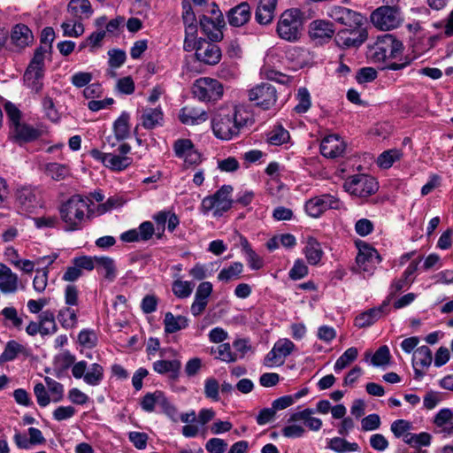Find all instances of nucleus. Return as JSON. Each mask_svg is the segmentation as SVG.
<instances>
[{
    "instance_id": "f257e3e1",
    "label": "nucleus",
    "mask_w": 453,
    "mask_h": 453,
    "mask_svg": "<svg viewBox=\"0 0 453 453\" xmlns=\"http://www.w3.org/2000/svg\"><path fill=\"white\" fill-rule=\"evenodd\" d=\"M253 122L252 114L245 106L235 105L232 108L219 109L211 119V128L218 139L228 141Z\"/></svg>"
},
{
    "instance_id": "f03ea898",
    "label": "nucleus",
    "mask_w": 453,
    "mask_h": 453,
    "mask_svg": "<svg viewBox=\"0 0 453 453\" xmlns=\"http://www.w3.org/2000/svg\"><path fill=\"white\" fill-rule=\"evenodd\" d=\"M89 209V200L80 195L72 196L58 208L59 216L66 232L78 231L83 228Z\"/></svg>"
},
{
    "instance_id": "7ed1b4c3",
    "label": "nucleus",
    "mask_w": 453,
    "mask_h": 453,
    "mask_svg": "<svg viewBox=\"0 0 453 453\" xmlns=\"http://www.w3.org/2000/svg\"><path fill=\"white\" fill-rule=\"evenodd\" d=\"M403 45L393 35L385 34L378 36L376 41L368 46L367 57L373 63H383L388 58H396L403 51Z\"/></svg>"
},
{
    "instance_id": "20e7f679",
    "label": "nucleus",
    "mask_w": 453,
    "mask_h": 453,
    "mask_svg": "<svg viewBox=\"0 0 453 453\" xmlns=\"http://www.w3.org/2000/svg\"><path fill=\"white\" fill-rule=\"evenodd\" d=\"M233 188L230 185H223L212 196H205L201 203V211L208 214L213 211V216L220 217L231 209L234 201L231 199Z\"/></svg>"
},
{
    "instance_id": "39448f33",
    "label": "nucleus",
    "mask_w": 453,
    "mask_h": 453,
    "mask_svg": "<svg viewBox=\"0 0 453 453\" xmlns=\"http://www.w3.org/2000/svg\"><path fill=\"white\" fill-rule=\"evenodd\" d=\"M15 201L21 213H34L44 206L42 192L33 186L18 188L15 192Z\"/></svg>"
},
{
    "instance_id": "423d86ee",
    "label": "nucleus",
    "mask_w": 453,
    "mask_h": 453,
    "mask_svg": "<svg viewBox=\"0 0 453 453\" xmlns=\"http://www.w3.org/2000/svg\"><path fill=\"white\" fill-rule=\"evenodd\" d=\"M303 22L298 9L286 10L280 17L277 32L281 39L296 41L299 38Z\"/></svg>"
},
{
    "instance_id": "0eeeda50",
    "label": "nucleus",
    "mask_w": 453,
    "mask_h": 453,
    "mask_svg": "<svg viewBox=\"0 0 453 453\" xmlns=\"http://www.w3.org/2000/svg\"><path fill=\"white\" fill-rule=\"evenodd\" d=\"M370 19L376 28L382 31L397 28L403 20L400 9L390 5L376 8L371 13Z\"/></svg>"
},
{
    "instance_id": "6e6552de",
    "label": "nucleus",
    "mask_w": 453,
    "mask_h": 453,
    "mask_svg": "<svg viewBox=\"0 0 453 453\" xmlns=\"http://www.w3.org/2000/svg\"><path fill=\"white\" fill-rule=\"evenodd\" d=\"M192 93L195 97L202 102L218 101L222 97L224 88L219 81L203 77L194 82Z\"/></svg>"
},
{
    "instance_id": "1a4fd4ad",
    "label": "nucleus",
    "mask_w": 453,
    "mask_h": 453,
    "mask_svg": "<svg viewBox=\"0 0 453 453\" xmlns=\"http://www.w3.org/2000/svg\"><path fill=\"white\" fill-rule=\"evenodd\" d=\"M345 190L350 195L365 198L378 190V182L369 175L357 174L349 177L343 185Z\"/></svg>"
},
{
    "instance_id": "9d476101",
    "label": "nucleus",
    "mask_w": 453,
    "mask_h": 453,
    "mask_svg": "<svg viewBox=\"0 0 453 453\" xmlns=\"http://www.w3.org/2000/svg\"><path fill=\"white\" fill-rule=\"evenodd\" d=\"M342 207L340 199L330 194L311 197L304 204L306 213L311 218H319L327 210H341Z\"/></svg>"
},
{
    "instance_id": "9b49d317",
    "label": "nucleus",
    "mask_w": 453,
    "mask_h": 453,
    "mask_svg": "<svg viewBox=\"0 0 453 453\" xmlns=\"http://www.w3.org/2000/svg\"><path fill=\"white\" fill-rule=\"evenodd\" d=\"M72 374L75 379H83L86 384L96 387L103 381L104 370L97 363H93L88 366V363L81 360L74 364L72 368Z\"/></svg>"
},
{
    "instance_id": "f8f14e48",
    "label": "nucleus",
    "mask_w": 453,
    "mask_h": 453,
    "mask_svg": "<svg viewBox=\"0 0 453 453\" xmlns=\"http://www.w3.org/2000/svg\"><path fill=\"white\" fill-rule=\"evenodd\" d=\"M277 90L270 83H261L249 90V99L255 105L266 111L275 106L277 102Z\"/></svg>"
},
{
    "instance_id": "ddd939ff",
    "label": "nucleus",
    "mask_w": 453,
    "mask_h": 453,
    "mask_svg": "<svg viewBox=\"0 0 453 453\" xmlns=\"http://www.w3.org/2000/svg\"><path fill=\"white\" fill-rule=\"evenodd\" d=\"M295 349V344L289 339H279L265 357L264 365L270 368L282 365Z\"/></svg>"
},
{
    "instance_id": "4468645a",
    "label": "nucleus",
    "mask_w": 453,
    "mask_h": 453,
    "mask_svg": "<svg viewBox=\"0 0 453 453\" xmlns=\"http://www.w3.org/2000/svg\"><path fill=\"white\" fill-rule=\"evenodd\" d=\"M327 14L335 22L349 28H360L365 21L361 13L343 6H333Z\"/></svg>"
},
{
    "instance_id": "2eb2a0df",
    "label": "nucleus",
    "mask_w": 453,
    "mask_h": 453,
    "mask_svg": "<svg viewBox=\"0 0 453 453\" xmlns=\"http://www.w3.org/2000/svg\"><path fill=\"white\" fill-rule=\"evenodd\" d=\"M358 253L356 257L358 270L365 273H372L375 264L380 261L377 250L363 241L357 242Z\"/></svg>"
},
{
    "instance_id": "dca6fc26",
    "label": "nucleus",
    "mask_w": 453,
    "mask_h": 453,
    "mask_svg": "<svg viewBox=\"0 0 453 453\" xmlns=\"http://www.w3.org/2000/svg\"><path fill=\"white\" fill-rule=\"evenodd\" d=\"M177 157L184 160L186 165H196L201 162V154L189 139H178L173 145Z\"/></svg>"
},
{
    "instance_id": "f3484780",
    "label": "nucleus",
    "mask_w": 453,
    "mask_h": 453,
    "mask_svg": "<svg viewBox=\"0 0 453 453\" xmlns=\"http://www.w3.org/2000/svg\"><path fill=\"white\" fill-rule=\"evenodd\" d=\"M367 39V32L360 28H349L339 31L335 42L341 48H357Z\"/></svg>"
},
{
    "instance_id": "a211bd4d",
    "label": "nucleus",
    "mask_w": 453,
    "mask_h": 453,
    "mask_svg": "<svg viewBox=\"0 0 453 453\" xmlns=\"http://www.w3.org/2000/svg\"><path fill=\"white\" fill-rule=\"evenodd\" d=\"M196 58L200 62L214 65L221 59V50L218 45L200 39L197 41V46L196 48Z\"/></svg>"
},
{
    "instance_id": "6ab92c4d",
    "label": "nucleus",
    "mask_w": 453,
    "mask_h": 453,
    "mask_svg": "<svg viewBox=\"0 0 453 453\" xmlns=\"http://www.w3.org/2000/svg\"><path fill=\"white\" fill-rule=\"evenodd\" d=\"M139 124L148 130H152L164 125V111L161 106L155 108L145 106L140 110Z\"/></svg>"
},
{
    "instance_id": "aec40b11",
    "label": "nucleus",
    "mask_w": 453,
    "mask_h": 453,
    "mask_svg": "<svg viewBox=\"0 0 453 453\" xmlns=\"http://www.w3.org/2000/svg\"><path fill=\"white\" fill-rule=\"evenodd\" d=\"M389 312V300H385L380 306L362 312L355 319V326L364 328L373 325Z\"/></svg>"
},
{
    "instance_id": "412c9836",
    "label": "nucleus",
    "mask_w": 453,
    "mask_h": 453,
    "mask_svg": "<svg viewBox=\"0 0 453 453\" xmlns=\"http://www.w3.org/2000/svg\"><path fill=\"white\" fill-rule=\"evenodd\" d=\"M432 360V351L427 346L423 345L414 351L412 366L416 380H420L424 376V370L431 365Z\"/></svg>"
},
{
    "instance_id": "4be33fe9",
    "label": "nucleus",
    "mask_w": 453,
    "mask_h": 453,
    "mask_svg": "<svg viewBox=\"0 0 453 453\" xmlns=\"http://www.w3.org/2000/svg\"><path fill=\"white\" fill-rule=\"evenodd\" d=\"M345 143L337 134H330L323 138L320 143V152L327 158H335L342 155Z\"/></svg>"
},
{
    "instance_id": "5701e85b",
    "label": "nucleus",
    "mask_w": 453,
    "mask_h": 453,
    "mask_svg": "<svg viewBox=\"0 0 453 453\" xmlns=\"http://www.w3.org/2000/svg\"><path fill=\"white\" fill-rule=\"evenodd\" d=\"M200 28L211 42H219L223 38L222 27L225 26L224 19L214 20L203 15L200 18Z\"/></svg>"
},
{
    "instance_id": "b1692460",
    "label": "nucleus",
    "mask_w": 453,
    "mask_h": 453,
    "mask_svg": "<svg viewBox=\"0 0 453 453\" xmlns=\"http://www.w3.org/2000/svg\"><path fill=\"white\" fill-rule=\"evenodd\" d=\"M251 17L250 6L247 2L231 8L227 12L228 23L232 27H242L245 25Z\"/></svg>"
},
{
    "instance_id": "393cba45",
    "label": "nucleus",
    "mask_w": 453,
    "mask_h": 453,
    "mask_svg": "<svg viewBox=\"0 0 453 453\" xmlns=\"http://www.w3.org/2000/svg\"><path fill=\"white\" fill-rule=\"evenodd\" d=\"M277 5V0H259L256 12L255 19L260 25H268L273 19Z\"/></svg>"
},
{
    "instance_id": "a878e982",
    "label": "nucleus",
    "mask_w": 453,
    "mask_h": 453,
    "mask_svg": "<svg viewBox=\"0 0 453 453\" xmlns=\"http://www.w3.org/2000/svg\"><path fill=\"white\" fill-rule=\"evenodd\" d=\"M152 219L157 223V228L160 231L158 237L165 230V224H167L166 228L169 232H173L180 224V219L178 216L170 211H160L157 213L154 214Z\"/></svg>"
},
{
    "instance_id": "bb28decb",
    "label": "nucleus",
    "mask_w": 453,
    "mask_h": 453,
    "mask_svg": "<svg viewBox=\"0 0 453 453\" xmlns=\"http://www.w3.org/2000/svg\"><path fill=\"white\" fill-rule=\"evenodd\" d=\"M18 275L4 264L0 263V291L4 294L15 293L18 289Z\"/></svg>"
},
{
    "instance_id": "cd10ccee",
    "label": "nucleus",
    "mask_w": 453,
    "mask_h": 453,
    "mask_svg": "<svg viewBox=\"0 0 453 453\" xmlns=\"http://www.w3.org/2000/svg\"><path fill=\"white\" fill-rule=\"evenodd\" d=\"M180 120L185 125H198L205 122L208 119V113L206 111L185 106L180 111Z\"/></svg>"
},
{
    "instance_id": "c85d7f7f",
    "label": "nucleus",
    "mask_w": 453,
    "mask_h": 453,
    "mask_svg": "<svg viewBox=\"0 0 453 453\" xmlns=\"http://www.w3.org/2000/svg\"><path fill=\"white\" fill-rule=\"evenodd\" d=\"M309 33L313 39L326 40L333 37L334 28L330 21L316 19L310 24Z\"/></svg>"
},
{
    "instance_id": "c756f323",
    "label": "nucleus",
    "mask_w": 453,
    "mask_h": 453,
    "mask_svg": "<svg viewBox=\"0 0 453 453\" xmlns=\"http://www.w3.org/2000/svg\"><path fill=\"white\" fill-rule=\"evenodd\" d=\"M181 363L178 359L157 360L153 363V370L158 374L168 373L170 378L176 380L180 376Z\"/></svg>"
},
{
    "instance_id": "7c9ffc66",
    "label": "nucleus",
    "mask_w": 453,
    "mask_h": 453,
    "mask_svg": "<svg viewBox=\"0 0 453 453\" xmlns=\"http://www.w3.org/2000/svg\"><path fill=\"white\" fill-rule=\"evenodd\" d=\"M67 11L78 19H88L93 14V8L88 0H71L67 5Z\"/></svg>"
},
{
    "instance_id": "2f4dec72",
    "label": "nucleus",
    "mask_w": 453,
    "mask_h": 453,
    "mask_svg": "<svg viewBox=\"0 0 453 453\" xmlns=\"http://www.w3.org/2000/svg\"><path fill=\"white\" fill-rule=\"evenodd\" d=\"M188 326V319L185 316H174L172 312L165 313L164 329L166 334H174Z\"/></svg>"
},
{
    "instance_id": "473e14b6",
    "label": "nucleus",
    "mask_w": 453,
    "mask_h": 453,
    "mask_svg": "<svg viewBox=\"0 0 453 453\" xmlns=\"http://www.w3.org/2000/svg\"><path fill=\"white\" fill-rule=\"evenodd\" d=\"M43 170L48 177L56 181L64 180L71 175V169L68 165L57 162L47 163Z\"/></svg>"
},
{
    "instance_id": "72a5a7b5",
    "label": "nucleus",
    "mask_w": 453,
    "mask_h": 453,
    "mask_svg": "<svg viewBox=\"0 0 453 453\" xmlns=\"http://www.w3.org/2000/svg\"><path fill=\"white\" fill-rule=\"evenodd\" d=\"M98 273L109 280L113 281L116 278V266L114 260L109 257H97L96 256V266Z\"/></svg>"
},
{
    "instance_id": "f704fd0d",
    "label": "nucleus",
    "mask_w": 453,
    "mask_h": 453,
    "mask_svg": "<svg viewBox=\"0 0 453 453\" xmlns=\"http://www.w3.org/2000/svg\"><path fill=\"white\" fill-rule=\"evenodd\" d=\"M303 253L310 265H318L323 256V250L319 242L313 237H308Z\"/></svg>"
},
{
    "instance_id": "c9c22d12",
    "label": "nucleus",
    "mask_w": 453,
    "mask_h": 453,
    "mask_svg": "<svg viewBox=\"0 0 453 453\" xmlns=\"http://www.w3.org/2000/svg\"><path fill=\"white\" fill-rule=\"evenodd\" d=\"M165 395L164 392L160 390L145 394L140 401L142 410L148 413L156 411V407H160Z\"/></svg>"
},
{
    "instance_id": "e433bc0d",
    "label": "nucleus",
    "mask_w": 453,
    "mask_h": 453,
    "mask_svg": "<svg viewBox=\"0 0 453 453\" xmlns=\"http://www.w3.org/2000/svg\"><path fill=\"white\" fill-rule=\"evenodd\" d=\"M16 140L20 142H32L40 137L42 132L34 127L20 123L12 129Z\"/></svg>"
},
{
    "instance_id": "4c0bfd02",
    "label": "nucleus",
    "mask_w": 453,
    "mask_h": 453,
    "mask_svg": "<svg viewBox=\"0 0 453 453\" xmlns=\"http://www.w3.org/2000/svg\"><path fill=\"white\" fill-rule=\"evenodd\" d=\"M43 75L44 70L27 66L24 74V81L29 88L39 92L42 88Z\"/></svg>"
},
{
    "instance_id": "58836bf2",
    "label": "nucleus",
    "mask_w": 453,
    "mask_h": 453,
    "mask_svg": "<svg viewBox=\"0 0 453 453\" xmlns=\"http://www.w3.org/2000/svg\"><path fill=\"white\" fill-rule=\"evenodd\" d=\"M33 40V35L27 26L23 24L16 25L12 33V41L17 46L23 48L27 46Z\"/></svg>"
},
{
    "instance_id": "ea45409f",
    "label": "nucleus",
    "mask_w": 453,
    "mask_h": 453,
    "mask_svg": "<svg viewBox=\"0 0 453 453\" xmlns=\"http://www.w3.org/2000/svg\"><path fill=\"white\" fill-rule=\"evenodd\" d=\"M243 264L241 262H233L229 265L222 268L218 273V280L222 282H229L238 280L243 272Z\"/></svg>"
},
{
    "instance_id": "a19ab883",
    "label": "nucleus",
    "mask_w": 453,
    "mask_h": 453,
    "mask_svg": "<svg viewBox=\"0 0 453 453\" xmlns=\"http://www.w3.org/2000/svg\"><path fill=\"white\" fill-rule=\"evenodd\" d=\"M130 114L123 111L113 123V131L117 140H125L130 134Z\"/></svg>"
},
{
    "instance_id": "79ce46f5",
    "label": "nucleus",
    "mask_w": 453,
    "mask_h": 453,
    "mask_svg": "<svg viewBox=\"0 0 453 453\" xmlns=\"http://www.w3.org/2000/svg\"><path fill=\"white\" fill-rule=\"evenodd\" d=\"M105 167L114 172H121L127 169L133 163V158L128 156H119L109 153Z\"/></svg>"
},
{
    "instance_id": "37998d69",
    "label": "nucleus",
    "mask_w": 453,
    "mask_h": 453,
    "mask_svg": "<svg viewBox=\"0 0 453 453\" xmlns=\"http://www.w3.org/2000/svg\"><path fill=\"white\" fill-rule=\"evenodd\" d=\"M328 448L337 453L355 452L359 450V446L357 442H349L341 437L330 439Z\"/></svg>"
},
{
    "instance_id": "c03bdc74",
    "label": "nucleus",
    "mask_w": 453,
    "mask_h": 453,
    "mask_svg": "<svg viewBox=\"0 0 453 453\" xmlns=\"http://www.w3.org/2000/svg\"><path fill=\"white\" fill-rule=\"evenodd\" d=\"M211 353L215 355V357L226 362L232 363L238 359V355L231 350L229 343H221L216 347H211Z\"/></svg>"
},
{
    "instance_id": "a18cd8bd",
    "label": "nucleus",
    "mask_w": 453,
    "mask_h": 453,
    "mask_svg": "<svg viewBox=\"0 0 453 453\" xmlns=\"http://www.w3.org/2000/svg\"><path fill=\"white\" fill-rule=\"evenodd\" d=\"M290 135L288 130L281 126L275 127L267 133L266 141L269 144L280 146L288 142Z\"/></svg>"
},
{
    "instance_id": "49530a36",
    "label": "nucleus",
    "mask_w": 453,
    "mask_h": 453,
    "mask_svg": "<svg viewBox=\"0 0 453 453\" xmlns=\"http://www.w3.org/2000/svg\"><path fill=\"white\" fill-rule=\"evenodd\" d=\"M401 150L393 149L382 152L377 158V165L383 169L390 168L393 164L402 157Z\"/></svg>"
},
{
    "instance_id": "de8ad7c7",
    "label": "nucleus",
    "mask_w": 453,
    "mask_h": 453,
    "mask_svg": "<svg viewBox=\"0 0 453 453\" xmlns=\"http://www.w3.org/2000/svg\"><path fill=\"white\" fill-rule=\"evenodd\" d=\"M39 323L42 327L43 333L46 334H53L57 332L58 326L55 321V314L50 310H46L40 313Z\"/></svg>"
},
{
    "instance_id": "09e8293b",
    "label": "nucleus",
    "mask_w": 453,
    "mask_h": 453,
    "mask_svg": "<svg viewBox=\"0 0 453 453\" xmlns=\"http://www.w3.org/2000/svg\"><path fill=\"white\" fill-rule=\"evenodd\" d=\"M358 351L355 347L347 349L342 356L336 360L334 370L335 372H340L342 370L346 368L350 363L355 361L357 357Z\"/></svg>"
},
{
    "instance_id": "8fccbe9b",
    "label": "nucleus",
    "mask_w": 453,
    "mask_h": 453,
    "mask_svg": "<svg viewBox=\"0 0 453 453\" xmlns=\"http://www.w3.org/2000/svg\"><path fill=\"white\" fill-rule=\"evenodd\" d=\"M182 19L186 25V34L194 35L196 32V26L195 25L196 16L192 11V7L188 1L182 2Z\"/></svg>"
},
{
    "instance_id": "3c124183",
    "label": "nucleus",
    "mask_w": 453,
    "mask_h": 453,
    "mask_svg": "<svg viewBox=\"0 0 453 453\" xmlns=\"http://www.w3.org/2000/svg\"><path fill=\"white\" fill-rule=\"evenodd\" d=\"M194 288V284L191 281L175 280L172 285V291L173 295L178 298L188 297Z\"/></svg>"
},
{
    "instance_id": "603ef678",
    "label": "nucleus",
    "mask_w": 453,
    "mask_h": 453,
    "mask_svg": "<svg viewBox=\"0 0 453 453\" xmlns=\"http://www.w3.org/2000/svg\"><path fill=\"white\" fill-rule=\"evenodd\" d=\"M296 99L298 103L295 106V111L297 113L306 112L311 105V96L308 89L305 88H300L296 95Z\"/></svg>"
},
{
    "instance_id": "864d4df0",
    "label": "nucleus",
    "mask_w": 453,
    "mask_h": 453,
    "mask_svg": "<svg viewBox=\"0 0 453 453\" xmlns=\"http://www.w3.org/2000/svg\"><path fill=\"white\" fill-rule=\"evenodd\" d=\"M391 355L388 346H380L372 356L371 363L373 366H382L389 363Z\"/></svg>"
},
{
    "instance_id": "5fc2aeb1",
    "label": "nucleus",
    "mask_w": 453,
    "mask_h": 453,
    "mask_svg": "<svg viewBox=\"0 0 453 453\" xmlns=\"http://www.w3.org/2000/svg\"><path fill=\"white\" fill-rule=\"evenodd\" d=\"M78 342L81 346L92 349L97 343V335L92 329H82L78 334Z\"/></svg>"
},
{
    "instance_id": "6e6d98bb",
    "label": "nucleus",
    "mask_w": 453,
    "mask_h": 453,
    "mask_svg": "<svg viewBox=\"0 0 453 453\" xmlns=\"http://www.w3.org/2000/svg\"><path fill=\"white\" fill-rule=\"evenodd\" d=\"M65 36L79 37L84 33V27L81 21H65L61 25Z\"/></svg>"
},
{
    "instance_id": "4d7b16f0",
    "label": "nucleus",
    "mask_w": 453,
    "mask_h": 453,
    "mask_svg": "<svg viewBox=\"0 0 453 453\" xmlns=\"http://www.w3.org/2000/svg\"><path fill=\"white\" fill-rule=\"evenodd\" d=\"M219 384L214 378H208L204 381V395L207 398L218 402L219 400Z\"/></svg>"
},
{
    "instance_id": "13d9d810",
    "label": "nucleus",
    "mask_w": 453,
    "mask_h": 453,
    "mask_svg": "<svg viewBox=\"0 0 453 453\" xmlns=\"http://www.w3.org/2000/svg\"><path fill=\"white\" fill-rule=\"evenodd\" d=\"M48 269H37L33 280V288L37 293H42L48 285Z\"/></svg>"
},
{
    "instance_id": "bf43d9fd",
    "label": "nucleus",
    "mask_w": 453,
    "mask_h": 453,
    "mask_svg": "<svg viewBox=\"0 0 453 453\" xmlns=\"http://www.w3.org/2000/svg\"><path fill=\"white\" fill-rule=\"evenodd\" d=\"M20 349L21 345L19 343L15 341H10L7 342L0 357L3 362L12 361L16 358L17 355L20 351Z\"/></svg>"
},
{
    "instance_id": "052dcab7",
    "label": "nucleus",
    "mask_w": 453,
    "mask_h": 453,
    "mask_svg": "<svg viewBox=\"0 0 453 453\" xmlns=\"http://www.w3.org/2000/svg\"><path fill=\"white\" fill-rule=\"evenodd\" d=\"M308 274V267L302 259H296L293 267L290 269L289 278L297 280L304 278Z\"/></svg>"
},
{
    "instance_id": "680f3d73",
    "label": "nucleus",
    "mask_w": 453,
    "mask_h": 453,
    "mask_svg": "<svg viewBox=\"0 0 453 453\" xmlns=\"http://www.w3.org/2000/svg\"><path fill=\"white\" fill-rule=\"evenodd\" d=\"M109 55V65L112 68L120 67L126 61L127 56L126 52L121 50H110L108 51Z\"/></svg>"
},
{
    "instance_id": "e2e57ef3",
    "label": "nucleus",
    "mask_w": 453,
    "mask_h": 453,
    "mask_svg": "<svg viewBox=\"0 0 453 453\" xmlns=\"http://www.w3.org/2000/svg\"><path fill=\"white\" fill-rule=\"evenodd\" d=\"M5 111L10 121L12 130L20 124V111L12 103L5 104Z\"/></svg>"
},
{
    "instance_id": "0e129e2a",
    "label": "nucleus",
    "mask_w": 453,
    "mask_h": 453,
    "mask_svg": "<svg viewBox=\"0 0 453 453\" xmlns=\"http://www.w3.org/2000/svg\"><path fill=\"white\" fill-rule=\"evenodd\" d=\"M49 391L52 395L53 402H59L63 398L64 387L61 383L50 379H45Z\"/></svg>"
},
{
    "instance_id": "69168bd1",
    "label": "nucleus",
    "mask_w": 453,
    "mask_h": 453,
    "mask_svg": "<svg viewBox=\"0 0 453 453\" xmlns=\"http://www.w3.org/2000/svg\"><path fill=\"white\" fill-rule=\"evenodd\" d=\"M48 52L47 47L40 46L35 51L34 57L30 61L28 66L31 68L44 70L45 54Z\"/></svg>"
},
{
    "instance_id": "338daca9",
    "label": "nucleus",
    "mask_w": 453,
    "mask_h": 453,
    "mask_svg": "<svg viewBox=\"0 0 453 453\" xmlns=\"http://www.w3.org/2000/svg\"><path fill=\"white\" fill-rule=\"evenodd\" d=\"M411 428V424L405 419L395 420L390 426L391 432L396 438H400L404 435Z\"/></svg>"
},
{
    "instance_id": "774afa93",
    "label": "nucleus",
    "mask_w": 453,
    "mask_h": 453,
    "mask_svg": "<svg viewBox=\"0 0 453 453\" xmlns=\"http://www.w3.org/2000/svg\"><path fill=\"white\" fill-rule=\"evenodd\" d=\"M226 448L227 443L220 438H211L205 444V449L209 453H224Z\"/></svg>"
}]
</instances>
